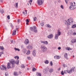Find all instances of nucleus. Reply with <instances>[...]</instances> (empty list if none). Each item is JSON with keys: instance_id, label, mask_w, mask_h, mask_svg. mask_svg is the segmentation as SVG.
<instances>
[{"instance_id": "f257e3e1", "label": "nucleus", "mask_w": 76, "mask_h": 76, "mask_svg": "<svg viewBox=\"0 0 76 76\" xmlns=\"http://www.w3.org/2000/svg\"><path fill=\"white\" fill-rule=\"evenodd\" d=\"M75 67H73L70 69V70H69V69H67L66 70H65L64 71V72H63V71H62L61 72V75H64V73H72V72H73L75 70Z\"/></svg>"}, {"instance_id": "f03ea898", "label": "nucleus", "mask_w": 76, "mask_h": 76, "mask_svg": "<svg viewBox=\"0 0 76 76\" xmlns=\"http://www.w3.org/2000/svg\"><path fill=\"white\" fill-rule=\"evenodd\" d=\"M66 25L67 26H69L70 25H71V23L73 22V20L72 19H68L67 21H66V20L64 21Z\"/></svg>"}, {"instance_id": "7ed1b4c3", "label": "nucleus", "mask_w": 76, "mask_h": 76, "mask_svg": "<svg viewBox=\"0 0 76 76\" xmlns=\"http://www.w3.org/2000/svg\"><path fill=\"white\" fill-rule=\"evenodd\" d=\"M75 2H74V4L73 3L70 2V6L69 7L70 9L71 10H73L76 8V5H75Z\"/></svg>"}, {"instance_id": "20e7f679", "label": "nucleus", "mask_w": 76, "mask_h": 76, "mask_svg": "<svg viewBox=\"0 0 76 76\" xmlns=\"http://www.w3.org/2000/svg\"><path fill=\"white\" fill-rule=\"evenodd\" d=\"M41 52L42 53H45L47 50V48L45 46H42L41 47Z\"/></svg>"}, {"instance_id": "39448f33", "label": "nucleus", "mask_w": 76, "mask_h": 76, "mask_svg": "<svg viewBox=\"0 0 76 76\" xmlns=\"http://www.w3.org/2000/svg\"><path fill=\"white\" fill-rule=\"evenodd\" d=\"M30 30L31 31H33L34 32H37L38 31L37 29V27L34 26L33 27L30 28Z\"/></svg>"}, {"instance_id": "423d86ee", "label": "nucleus", "mask_w": 76, "mask_h": 76, "mask_svg": "<svg viewBox=\"0 0 76 76\" xmlns=\"http://www.w3.org/2000/svg\"><path fill=\"white\" fill-rule=\"evenodd\" d=\"M43 1H44V0H37V3L38 5L41 6V5L42 4Z\"/></svg>"}, {"instance_id": "0eeeda50", "label": "nucleus", "mask_w": 76, "mask_h": 76, "mask_svg": "<svg viewBox=\"0 0 76 76\" xmlns=\"http://www.w3.org/2000/svg\"><path fill=\"white\" fill-rule=\"evenodd\" d=\"M10 62L12 64V67H15V66H14V64H15V61L14 59H11L10 61Z\"/></svg>"}, {"instance_id": "6e6552de", "label": "nucleus", "mask_w": 76, "mask_h": 76, "mask_svg": "<svg viewBox=\"0 0 76 76\" xmlns=\"http://www.w3.org/2000/svg\"><path fill=\"white\" fill-rule=\"evenodd\" d=\"M47 37L48 38L51 39V38H52L53 37V34H50V35H49Z\"/></svg>"}, {"instance_id": "1a4fd4ad", "label": "nucleus", "mask_w": 76, "mask_h": 76, "mask_svg": "<svg viewBox=\"0 0 76 76\" xmlns=\"http://www.w3.org/2000/svg\"><path fill=\"white\" fill-rule=\"evenodd\" d=\"M18 28H16V30H14L12 33V35H16V31H18Z\"/></svg>"}, {"instance_id": "9d476101", "label": "nucleus", "mask_w": 76, "mask_h": 76, "mask_svg": "<svg viewBox=\"0 0 76 76\" xmlns=\"http://www.w3.org/2000/svg\"><path fill=\"white\" fill-rule=\"evenodd\" d=\"M41 43H43V44H46V45L48 44V42L47 41H41Z\"/></svg>"}, {"instance_id": "9b49d317", "label": "nucleus", "mask_w": 76, "mask_h": 76, "mask_svg": "<svg viewBox=\"0 0 76 76\" xmlns=\"http://www.w3.org/2000/svg\"><path fill=\"white\" fill-rule=\"evenodd\" d=\"M23 15H26V14H27V11L26 10H25L23 11Z\"/></svg>"}, {"instance_id": "f8f14e48", "label": "nucleus", "mask_w": 76, "mask_h": 76, "mask_svg": "<svg viewBox=\"0 0 76 76\" xmlns=\"http://www.w3.org/2000/svg\"><path fill=\"white\" fill-rule=\"evenodd\" d=\"M36 51L35 50H34L32 52V54L34 56H36Z\"/></svg>"}, {"instance_id": "ddd939ff", "label": "nucleus", "mask_w": 76, "mask_h": 76, "mask_svg": "<svg viewBox=\"0 0 76 76\" xmlns=\"http://www.w3.org/2000/svg\"><path fill=\"white\" fill-rule=\"evenodd\" d=\"M24 42L26 44H29V42L28 39H26Z\"/></svg>"}, {"instance_id": "4468645a", "label": "nucleus", "mask_w": 76, "mask_h": 76, "mask_svg": "<svg viewBox=\"0 0 76 76\" xmlns=\"http://www.w3.org/2000/svg\"><path fill=\"white\" fill-rule=\"evenodd\" d=\"M10 63H8L7 65V68L8 69H9L11 67V66H10Z\"/></svg>"}, {"instance_id": "2eb2a0df", "label": "nucleus", "mask_w": 76, "mask_h": 76, "mask_svg": "<svg viewBox=\"0 0 76 76\" xmlns=\"http://www.w3.org/2000/svg\"><path fill=\"white\" fill-rule=\"evenodd\" d=\"M54 58L55 59H59V58H60V57L58 56H55Z\"/></svg>"}, {"instance_id": "dca6fc26", "label": "nucleus", "mask_w": 76, "mask_h": 76, "mask_svg": "<svg viewBox=\"0 0 76 76\" xmlns=\"http://www.w3.org/2000/svg\"><path fill=\"white\" fill-rule=\"evenodd\" d=\"M58 38V34H56L55 37V39H57Z\"/></svg>"}, {"instance_id": "f3484780", "label": "nucleus", "mask_w": 76, "mask_h": 76, "mask_svg": "<svg viewBox=\"0 0 76 76\" xmlns=\"http://www.w3.org/2000/svg\"><path fill=\"white\" fill-rule=\"evenodd\" d=\"M58 36H60L61 34V32H60V30H58Z\"/></svg>"}, {"instance_id": "a211bd4d", "label": "nucleus", "mask_w": 76, "mask_h": 76, "mask_svg": "<svg viewBox=\"0 0 76 76\" xmlns=\"http://www.w3.org/2000/svg\"><path fill=\"white\" fill-rule=\"evenodd\" d=\"M71 42L72 43H74V42H76V39H72L71 40Z\"/></svg>"}, {"instance_id": "6ab92c4d", "label": "nucleus", "mask_w": 76, "mask_h": 76, "mask_svg": "<svg viewBox=\"0 0 76 76\" xmlns=\"http://www.w3.org/2000/svg\"><path fill=\"white\" fill-rule=\"evenodd\" d=\"M64 56L65 58H66V59L67 58V53H65Z\"/></svg>"}, {"instance_id": "aec40b11", "label": "nucleus", "mask_w": 76, "mask_h": 76, "mask_svg": "<svg viewBox=\"0 0 76 76\" xmlns=\"http://www.w3.org/2000/svg\"><path fill=\"white\" fill-rule=\"evenodd\" d=\"M72 28H76V24H74L72 25Z\"/></svg>"}, {"instance_id": "412c9836", "label": "nucleus", "mask_w": 76, "mask_h": 76, "mask_svg": "<svg viewBox=\"0 0 76 76\" xmlns=\"http://www.w3.org/2000/svg\"><path fill=\"white\" fill-rule=\"evenodd\" d=\"M54 71V70L53 69L51 68L50 69H49V71L50 72V73H52V72Z\"/></svg>"}, {"instance_id": "4be33fe9", "label": "nucleus", "mask_w": 76, "mask_h": 76, "mask_svg": "<svg viewBox=\"0 0 76 76\" xmlns=\"http://www.w3.org/2000/svg\"><path fill=\"white\" fill-rule=\"evenodd\" d=\"M15 64L18 65L19 64V61L18 60H17L15 61Z\"/></svg>"}, {"instance_id": "5701e85b", "label": "nucleus", "mask_w": 76, "mask_h": 76, "mask_svg": "<svg viewBox=\"0 0 76 76\" xmlns=\"http://www.w3.org/2000/svg\"><path fill=\"white\" fill-rule=\"evenodd\" d=\"M3 70H6V69H7V67L4 65H3Z\"/></svg>"}, {"instance_id": "b1692460", "label": "nucleus", "mask_w": 76, "mask_h": 76, "mask_svg": "<svg viewBox=\"0 0 76 76\" xmlns=\"http://www.w3.org/2000/svg\"><path fill=\"white\" fill-rule=\"evenodd\" d=\"M14 76H18V74H17V72H14Z\"/></svg>"}, {"instance_id": "393cba45", "label": "nucleus", "mask_w": 76, "mask_h": 76, "mask_svg": "<svg viewBox=\"0 0 76 76\" xmlns=\"http://www.w3.org/2000/svg\"><path fill=\"white\" fill-rule=\"evenodd\" d=\"M37 76H41V74L39 73H37L36 74Z\"/></svg>"}, {"instance_id": "a878e982", "label": "nucleus", "mask_w": 76, "mask_h": 76, "mask_svg": "<svg viewBox=\"0 0 76 76\" xmlns=\"http://www.w3.org/2000/svg\"><path fill=\"white\" fill-rule=\"evenodd\" d=\"M47 27L48 28H51V26H50L49 24H47Z\"/></svg>"}, {"instance_id": "bb28decb", "label": "nucleus", "mask_w": 76, "mask_h": 76, "mask_svg": "<svg viewBox=\"0 0 76 76\" xmlns=\"http://www.w3.org/2000/svg\"><path fill=\"white\" fill-rule=\"evenodd\" d=\"M0 69L2 70H3V65H1L0 66Z\"/></svg>"}, {"instance_id": "cd10ccee", "label": "nucleus", "mask_w": 76, "mask_h": 76, "mask_svg": "<svg viewBox=\"0 0 76 76\" xmlns=\"http://www.w3.org/2000/svg\"><path fill=\"white\" fill-rule=\"evenodd\" d=\"M18 3H15V7H16V8H18Z\"/></svg>"}, {"instance_id": "c85d7f7f", "label": "nucleus", "mask_w": 76, "mask_h": 76, "mask_svg": "<svg viewBox=\"0 0 76 76\" xmlns=\"http://www.w3.org/2000/svg\"><path fill=\"white\" fill-rule=\"evenodd\" d=\"M0 50H4V47L3 46H0Z\"/></svg>"}, {"instance_id": "c756f323", "label": "nucleus", "mask_w": 76, "mask_h": 76, "mask_svg": "<svg viewBox=\"0 0 76 76\" xmlns=\"http://www.w3.org/2000/svg\"><path fill=\"white\" fill-rule=\"evenodd\" d=\"M14 49L15 50V51H17V50L18 51H20V50L19 49L17 48H14Z\"/></svg>"}, {"instance_id": "7c9ffc66", "label": "nucleus", "mask_w": 76, "mask_h": 76, "mask_svg": "<svg viewBox=\"0 0 76 76\" xmlns=\"http://www.w3.org/2000/svg\"><path fill=\"white\" fill-rule=\"evenodd\" d=\"M66 50H68V51H69L71 49L69 47L66 48Z\"/></svg>"}, {"instance_id": "2f4dec72", "label": "nucleus", "mask_w": 76, "mask_h": 76, "mask_svg": "<svg viewBox=\"0 0 76 76\" xmlns=\"http://www.w3.org/2000/svg\"><path fill=\"white\" fill-rule=\"evenodd\" d=\"M21 67L22 68H25V66H24V65L22 64L21 66Z\"/></svg>"}, {"instance_id": "473e14b6", "label": "nucleus", "mask_w": 76, "mask_h": 76, "mask_svg": "<svg viewBox=\"0 0 76 76\" xmlns=\"http://www.w3.org/2000/svg\"><path fill=\"white\" fill-rule=\"evenodd\" d=\"M30 54V51L28 50L26 53V54L28 55V54Z\"/></svg>"}, {"instance_id": "72a5a7b5", "label": "nucleus", "mask_w": 76, "mask_h": 76, "mask_svg": "<svg viewBox=\"0 0 76 76\" xmlns=\"http://www.w3.org/2000/svg\"><path fill=\"white\" fill-rule=\"evenodd\" d=\"M15 58H17V60H18L19 58V57L18 56H16L14 57Z\"/></svg>"}, {"instance_id": "f704fd0d", "label": "nucleus", "mask_w": 76, "mask_h": 76, "mask_svg": "<svg viewBox=\"0 0 76 76\" xmlns=\"http://www.w3.org/2000/svg\"><path fill=\"white\" fill-rule=\"evenodd\" d=\"M37 70V69H35V68H33L32 69V71L33 72H35V71H36Z\"/></svg>"}, {"instance_id": "c9c22d12", "label": "nucleus", "mask_w": 76, "mask_h": 76, "mask_svg": "<svg viewBox=\"0 0 76 76\" xmlns=\"http://www.w3.org/2000/svg\"><path fill=\"white\" fill-rule=\"evenodd\" d=\"M45 63L46 64H48V60H46L45 62Z\"/></svg>"}, {"instance_id": "e433bc0d", "label": "nucleus", "mask_w": 76, "mask_h": 76, "mask_svg": "<svg viewBox=\"0 0 76 76\" xmlns=\"http://www.w3.org/2000/svg\"><path fill=\"white\" fill-rule=\"evenodd\" d=\"M30 48H31V46H30V45H29L27 47V49H28V50H29V49H30Z\"/></svg>"}, {"instance_id": "4c0bfd02", "label": "nucleus", "mask_w": 76, "mask_h": 76, "mask_svg": "<svg viewBox=\"0 0 76 76\" xmlns=\"http://www.w3.org/2000/svg\"><path fill=\"white\" fill-rule=\"evenodd\" d=\"M37 17H35L34 18V21H37Z\"/></svg>"}, {"instance_id": "58836bf2", "label": "nucleus", "mask_w": 76, "mask_h": 76, "mask_svg": "<svg viewBox=\"0 0 76 76\" xmlns=\"http://www.w3.org/2000/svg\"><path fill=\"white\" fill-rule=\"evenodd\" d=\"M61 7L62 9H64V7H63V5H61Z\"/></svg>"}, {"instance_id": "ea45409f", "label": "nucleus", "mask_w": 76, "mask_h": 76, "mask_svg": "<svg viewBox=\"0 0 76 76\" xmlns=\"http://www.w3.org/2000/svg\"><path fill=\"white\" fill-rule=\"evenodd\" d=\"M50 66H53V62H52V61H51L50 63Z\"/></svg>"}, {"instance_id": "a19ab883", "label": "nucleus", "mask_w": 76, "mask_h": 76, "mask_svg": "<svg viewBox=\"0 0 76 76\" xmlns=\"http://www.w3.org/2000/svg\"><path fill=\"white\" fill-rule=\"evenodd\" d=\"M72 35H76V32H74L73 33H72Z\"/></svg>"}, {"instance_id": "79ce46f5", "label": "nucleus", "mask_w": 76, "mask_h": 76, "mask_svg": "<svg viewBox=\"0 0 76 76\" xmlns=\"http://www.w3.org/2000/svg\"><path fill=\"white\" fill-rule=\"evenodd\" d=\"M27 59H28V60H31V57H27Z\"/></svg>"}, {"instance_id": "37998d69", "label": "nucleus", "mask_w": 76, "mask_h": 76, "mask_svg": "<svg viewBox=\"0 0 76 76\" xmlns=\"http://www.w3.org/2000/svg\"><path fill=\"white\" fill-rule=\"evenodd\" d=\"M40 25L41 26H44V23H41Z\"/></svg>"}, {"instance_id": "c03bdc74", "label": "nucleus", "mask_w": 76, "mask_h": 76, "mask_svg": "<svg viewBox=\"0 0 76 76\" xmlns=\"http://www.w3.org/2000/svg\"><path fill=\"white\" fill-rule=\"evenodd\" d=\"M43 72L44 73H46V70H45V69H44L43 70Z\"/></svg>"}, {"instance_id": "a18cd8bd", "label": "nucleus", "mask_w": 76, "mask_h": 76, "mask_svg": "<svg viewBox=\"0 0 76 76\" xmlns=\"http://www.w3.org/2000/svg\"><path fill=\"white\" fill-rule=\"evenodd\" d=\"M7 18H8V19L9 20L10 19V16L8 15L7 16Z\"/></svg>"}, {"instance_id": "49530a36", "label": "nucleus", "mask_w": 76, "mask_h": 76, "mask_svg": "<svg viewBox=\"0 0 76 76\" xmlns=\"http://www.w3.org/2000/svg\"><path fill=\"white\" fill-rule=\"evenodd\" d=\"M26 22L29 23V20H28V19H27L26 20Z\"/></svg>"}, {"instance_id": "de8ad7c7", "label": "nucleus", "mask_w": 76, "mask_h": 76, "mask_svg": "<svg viewBox=\"0 0 76 76\" xmlns=\"http://www.w3.org/2000/svg\"><path fill=\"white\" fill-rule=\"evenodd\" d=\"M8 73H5V76H8Z\"/></svg>"}, {"instance_id": "09e8293b", "label": "nucleus", "mask_w": 76, "mask_h": 76, "mask_svg": "<svg viewBox=\"0 0 76 76\" xmlns=\"http://www.w3.org/2000/svg\"><path fill=\"white\" fill-rule=\"evenodd\" d=\"M1 13L3 14L4 13V11L3 10H2L1 12Z\"/></svg>"}, {"instance_id": "8fccbe9b", "label": "nucleus", "mask_w": 76, "mask_h": 76, "mask_svg": "<svg viewBox=\"0 0 76 76\" xmlns=\"http://www.w3.org/2000/svg\"><path fill=\"white\" fill-rule=\"evenodd\" d=\"M17 22H18V23H19V22H20V20L18 19L17 20Z\"/></svg>"}, {"instance_id": "3c124183", "label": "nucleus", "mask_w": 76, "mask_h": 76, "mask_svg": "<svg viewBox=\"0 0 76 76\" xmlns=\"http://www.w3.org/2000/svg\"><path fill=\"white\" fill-rule=\"evenodd\" d=\"M24 53H25L26 52V50H25L24 51H23Z\"/></svg>"}, {"instance_id": "603ef678", "label": "nucleus", "mask_w": 76, "mask_h": 76, "mask_svg": "<svg viewBox=\"0 0 76 76\" xmlns=\"http://www.w3.org/2000/svg\"><path fill=\"white\" fill-rule=\"evenodd\" d=\"M61 49V48L60 47H59L58 48V50H60Z\"/></svg>"}, {"instance_id": "864d4df0", "label": "nucleus", "mask_w": 76, "mask_h": 76, "mask_svg": "<svg viewBox=\"0 0 76 76\" xmlns=\"http://www.w3.org/2000/svg\"><path fill=\"white\" fill-rule=\"evenodd\" d=\"M2 55V52H0V56H1Z\"/></svg>"}, {"instance_id": "5fc2aeb1", "label": "nucleus", "mask_w": 76, "mask_h": 76, "mask_svg": "<svg viewBox=\"0 0 76 76\" xmlns=\"http://www.w3.org/2000/svg\"><path fill=\"white\" fill-rule=\"evenodd\" d=\"M66 3H67V0H65Z\"/></svg>"}, {"instance_id": "6e6d98bb", "label": "nucleus", "mask_w": 76, "mask_h": 76, "mask_svg": "<svg viewBox=\"0 0 76 76\" xmlns=\"http://www.w3.org/2000/svg\"><path fill=\"white\" fill-rule=\"evenodd\" d=\"M31 3H32V0H30V1H29Z\"/></svg>"}, {"instance_id": "4d7b16f0", "label": "nucleus", "mask_w": 76, "mask_h": 76, "mask_svg": "<svg viewBox=\"0 0 76 76\" xmlns=\"http://www.w3.org/2000/svg\"><path fill=\"white\" fill-rule=\"evenodd\" d=\"M63 66H64V67H65V64H63Z\"/></svg>"}, {"instance_id": "13d9d810", "label": "nucleus", "mask_w": 76, "mask_h": 76, "mask_svg": "<svg viewBox=\"0 0 76 76\" xmlns=\"http://www.w3.org/2000/svg\"><path fill=\"white\" fill-rule=\"evenodd\" d=\"M29 4H30V5H31V2L30 1H29Z\"/></svg>"}, {"instance_id": "bf43d9fd", "label": "nucleus", "mask_w": 76, "mask_h": 76, "mask_svg": "<svg viewBox=\"0 0 76 76\" xmlns=\"http://www.w3.org/2000/svg\"><path fill=\"white\" fill-rule=\"evenodd\" d=\"M60 68H59V69H58V70L60 71Z\"/></svg>"}, {"instance_id": "052dcab7", "label": "nucleus", "mask_w": 76, "mask_h": 76, "mask_svg": "<svg viewBox=\"0 0 76 76\" xmlns=\"http://www.w3.org/2000/svg\"><path fill=\"white\" fill-rule=\"evenodd\" d=\"M11 43H12V42H13V40H11Z\"/></svg>"}, {"instance_id": "680f3d73", "label": "nucleus", "mask_w": 76, "mask_h": 76, "mask_svg": "<svg viewBox=\"0 0 76 76\" xmlns=\"http://www.w3.org/2000/svg\"><path fill=\"white\" fill-rule=\"evenodd\" d=\"M70 33H71L70 34H72H72H73V32H71Z\"/></svg>"}, {"instance_id": "e2e57ef3", "label": "nucleus", "mask_w": 76, "mask_h": 76, "mask_svg": "<svg viewBox=\"0 0 76 76\" xmlns=\"http://www.w3.org/2000/svg\"><path fill=\"white\" fill-rule=\"evenodd\" d=\"M28 22H26V25H28Z\"/></svg>"}, {"instance_id": "0e129e2a", "label": "nucleus", "mask_w": 76, "mask_h": 76, "mask_svg": "<svg viewBox=\"0 0 76 76\" xmlns=\"http://www.w3.org/2000/svg\"><path fill=\"white\" fill-rule=\"evenodd\" d=\"M1 2H2L3 1V0H0Z\"/></svg>"}, {"instance_id": "69168bd1", "label": "nucleus", "mask_w": 76, "mask_h": 76, "mask_svg": "<svg viewBox=\"0 0 76 76\" xmlns=\"http://www.w3.org/2000/svg\"><path fill=\"white\" fill-rule=\"evenodd\" d=\"M73 57H75V56H74V55H73Z\"/></svg>"}, {"instance_id": "338daca9", "label": "nucleus", "mask_w": 76, "mask_h": 76, "mask_svg": "<svg viewBox=\"0 0 76 76\" xmlns=\"http://www.w3.org/2000/svg\"><path fill=\"white\" fill-rule=\"evenodd\" d=\"M28 5H29V3H28Z\"/></svg>"}, {"instance_id": "774afa93", "label": "nucleus", "mask_w": 76, "mask_h": 76, "mask_svg": "<svg viewBox=\"0 0 76 76\" xmlns=\"http://www.w3.org/2000/svg\"><path fill=\"white\" fill-rule=\"evenodd\" d=\"M2 54H3V53H2Z\"/></svg>"}]
</instances>
